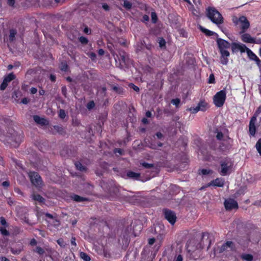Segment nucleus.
<instances>
[{
	"label": "nucleus",
	"mask_w": 261,
	"mask_h": 261,
	"mask_svg": "<svg viewBox=\"0 0 261 261\" xmlns=\"http://www.w3.org/2000/svg\"><path fill=\"white\" fill-rule=\"evenodd\" d=\"M23 249V247L21 246H20V247H19L18 248H10V250L11 251V252L13 254H19L22 250Z\"/></svg>",
	"instance_id": "26"
},
{
	"label": "nucleus",
	"mask_w": 261,
	"mask_h": 261,
	"mask_svg": "<svg viewBox=\"0 0 261 261\" xmlns=\"http://www.w3.org/2000/svg\"><path fill=\"white\" fill-rule=\"evenodd\" d=\"M155 242L154 238H150L148 240V244L150 245H153Z\"/></svg>",
	"instance_id": "59"
},
{
	"label": "nucleus",
	"mask_w": 261,
	"mask_h": 261,
	"mask_svg": "<svg viewBox=\"0 0 261 261\" xmlns=\"http://www.w3.org/2000/svg\"><path fill=\"white\" fill-rule=\"evenodd\" d=\"M183 260V258H182V255H178L176 258L175 259V260L174 261H182Z\"/></svg>",
	"instance_id": "60"
},
{
	"label": "nucleus",
	"mask_w": 261,
	"mask_h": 261,
	"mask_svg": "<svg viewBox=\"0 0 261 261\" xmlns=\"http://www.w3.org/2000/svg\"><path fill=\"white\" fill-rule=\"evenodd\" d=\"M224 206L227 211H231L232 209H237L238 208L237 202L231 198H229L225 200Z\"/></svg>",
	"instance_id": "9"
},
{
	"label": "nucleus",
	"mask_w": 261,
	"mask_h": 261,
	"mask_svg": "<svg viewBox=\"0 0 261 261\" xmlns=\"http://www.w3.org/2000/svg\"><path fill=\"white\" fill-rule=\"evenodd\" d=\"M254 61L256 62L257 66L259 68H260L261 67V61L259 60V59L258 57H257Z\"/></svg>",
	"instance_id": "52"
},
{
	"label": "nucleus",
	"mask_w": 261,
	"mask_h": 261,
	"mask_svg": "<svg viewBox=\"0 0 261 261\" xmlns=\"http://www.w3.org/2000/svg\"><path fill=\"white\" fill-rule=\"evenodd\" d=\"M0 222L2 225H4L6 227L8 226V224H7L5 218L1 217L0 218Z\"/></svg>",
	"instance_id": "46"
},
{
	"label": "nucleus",
	"mask_w": 261,
	"mask_h": 261,
	"mask_svg": "<svg viewBox=\"0 0 261 261\" xmlns=\"http://www.w3.org/2000/svg\"><path fill=\"white\" fill-rule=\"evenodd\" d=\"M224 185V180L221 178H218L213 180L211 183L208 184L207 186L213 185L215 186L222 187Z\"/></svg>",
	"instance_id": "14"
},
{
	"label": "nucleus",
	"mask_w": 261,
	"mask_h": 261,
	"mask_svg": "<svg viewBox=\"0 0 261 261\" xmlns=\"http://www.w3.org/2000/svg\"><path fill=\"white\" fill-rule=\"evenodd\" d=\"M28 174L30 180L33 185L38 188H40L43 186V181L38 173L32 171L30 172Z\"/></svg>",
	"instance_id": "6"
},
{
	"label": "nucleus",
	"mask_w": 261,
	"mask_h": 261,
	"mask_svg": "<svg viewBox=\"0 0 261 261\" xmlns=\"http://www.w3.org/2000/svg\"><path fill=\"white\" fill-rule=\"evenodd\" d=\"M247 54L250 60H254L257 57L250 49H248Z\"/></svg>",
	"instance_id": "27"
},
{
	"label": "nucleus",
	"mask_w": 261,
	"mask_h": 261,
	"mask_svg": "<svg viewBox=\"0 0 261 261\" xmlns=\"http://www.w3.org/2000/svg\"><path fill=\"white\" fill-rule=\"evenodd\" d=\"M16 78L15 74L12 72L9 73L8 75L6 76L0 86V89L1 90H4L7 87L8 83Z\"/></svg>",
	"instance_id": "10"
},
{
	"label": "nucleus",
	"mask_w": 261,
	"mask_h": 261,
	"mask_svg": "<svg viewBox=\"0 0 261 261\" xmlns=\"http://www.w3.org/2000/svg\"><path fill=\"white\" fill-rule=\"evenodd\" d=\"M119 60L124 64L128 65L131 63L128 55L122 50H119L118 51V55L117 56Z\"/></svg>",
	"instance_id": "8"
},
{
	"label": "nucleus",
	"mask_w": 261,
	"mask_h": 261,
	"mask_svg": "<svg viewBox=\"0 0 261 261\" xmlns=\"http://www.w3.org/2000/svg\"><path fill=\"white\" fill-rule=\"evenodd\" d=\"M199 29L202 32L204 33L206 35L208 36H211L214 35V33L212 31H211L206 29L204 28L203 27L200 26Z\"/></svg>",
	"instance_id": "23"
},
{
	"label": "nucleus",
	"mask_w": 261,
	"mask_h": 261,
	"mask_svg": "<svg viewBox=\"0 0 261 261\" xmlns=\"http://www.w3.org/2000/svg\"><path fill=\"white\" fill-rule=\"evenodd\" d=\"M36 251L40 255H42L45 252L44 249L39 246L36 247Z\"/></svg>",
	"instance_id": "40"
},
{
	"label": "nucleus",
	"mask_w": 261,
	"mask_h": 261,
	"mask_svg": "<svg viewBox=\"0 0 261 261\" xmlns=\"http://www.w3.org/2000/svg\"><path fill=\"white\" fill-rule=\"evenodd\" d=\"M141 165L144 168H147V169L151 168L153 167V164H149V163H145V162L141 163Z\"/></svg>",
	"instance_id": "41"
},
{
	"label": "nucleus",
	"mask_w": 261,
	"mask_h": 261,
	"mask_svg": "<svg viewBox=\"0 0 261 261\" xmlns=\"http://www.w3.org/2000/svg\"><path fill=\"white\" fill-rule=\"evenodd\" d=\"M241 38L243 41L246 43H258V42L255 41L254 38H252L249 34H244L242 35Z\"/></svg>",
	"instance_id": "13"
},
{
	"label": "nucleus",
	"mask_w": 261,
	"mask_h": 261,
	"mask_svg": "<svg viewBox=\"0 0 261 261\" xmlns=\"http://www.w3.org/2000/svg\"><path fill=\"white\" fill-rule=\"evenodd\" d=\"M241 258L245 261H252L253 256L249 254H243L241 255Z\"/></svg>",
	"instance_id": "24"
},
{
	"label": "nucleus",
	"mask_w": 261,
	"mask_h": 261,
	"mask_svg": "<svg viewBox=\"0 0 261 261\" xmlns=\"http://www.w3.org/2000/svg\"><path fill=\"white\" fill-rule=\"evenodd\" d=\"M256 121V116H253L249 122V130L250 135L253 136L256 132V127L255 125V122Z\"/></svg>",
	"instance_id": "11"
},
{
	"label": "nucleus",
	"mask_w": 261,
	"mask_h": 261,
	"mask_svg": "<svg viewBox=\"0 0 261 261\" xmlns=\"http://www.w3.org/2000/svg\"><path fill=\"white\" fill-rule=\"evenodd\" d=\"M0 261H10L8 258L5 256H0Z\"/></svg>",
	"instance_id": "64"
},
{
	"label": "nucleus",
	"mask_w": 261,
	"mask_h": 261,
	"mask_svg": "<svg viewBox=\"0 0 261 261\" xmlns=\"http://www.w3.org/2000/svg\"><path fill=\"white\" fill-rule=\"evenodd\" d=\"M7 3L11 7H14L15 3V0H7Z\"/></svg>",
	"instance_id": "51"
},
{
	"label": "nucleus",
	"mask_w": 261,
	"mask_h": 261,
	"mask_svg": "<svg viewBox=\"0 0 261 261\" xmlns=\"http://www.w3.org/2000/svg\"><path fill=\"white\" fill-rule=\"evenodd\" d=\"M75 165L76 169L80 171H83L86 170V168L84 167L81 163H75Z\"/></svg>",
	"instance_id": "32"
},
{
	"label": "nucleus",
	"mask_w": 261,
	"mask_h": 261,
	"mask_svg": "<svg viewBox=\"0 0 261 261\" xmlns=\"http://www.w3.org/2000/svg\"><path fill=\"white\" fill-rule=\"evenodd\" d=\"M79 40L82 44H87L89 42L88 39L84 36H81L79 37Z\"/></svg>",
	"instance_id": "33"
},
{
	"label": "nucleus",
	"mask_w": 261,
	"mask_h": 261,
	"mask_svg": "<svg viewBox=\"0 0 261 261\" xmlns=\"http://www.w3.org/2000/svg\"><path fill=\"white\" fill-rule=\"evenodd\" d=\"M22 96V94L20 90H16L14 92L12 97L17 101H18L19 98Z\"/></svg>",
	"instance_id": "21"
},
{
	"label": "nucleus",
	"mask_w": 261,
	"mask_h": 261,
	"mask_svg": "<svg viewBox=\"0 0 261 261\" xmlns=\"http://www.w3.org/2000/svg\"><path fill=\"white\" fill-rule=\"evenodd\" d=\"M226 92L224 90L217 92L214 96V103L217 107H222L225 100Z\"/></svg>",
	"instance_id": "5"
},
{
	"label": "nucleus",
	"mask_w": 261,
	"mask_h": 261,
	"mask_svg": "<svg viewBox=\"0 0 261 261\" xmlns=\"http://www.w3.org/2000/svg\"><path fill=\"white\" fill-rule=\"evenodd\" d=\"M200 111H206L208 107L207 103L204 100H201L198 104Z\"/></svg>",
	"instance_id": "19"
},
{
	"label": "nucleus",
	"mask_w": 261,
	"mask_h": 261,
	"mask_svg": "<svg viewBox=\"0 0 261 261\" xmlns=\"http://www.w3.org/2000/svg\"><path fill=\"white\" fill-rule=\"evenodd\" d=\"M164 213L165 218L171 225H174L176 220V216L175 213L168 209H165L164 210Z\"/></svg>",
	"instance_id": "7"
},
{
	"label": "nucleus",
	"mask_w": 261,
	"mask_h": 261,
	"mask_svg": "<svg viewBox=\"0 0 261 261\" xmlns=\"http://www.w3.org/2000/svg\"><path fill=\"white\" fill-rule=\"evenodd\" d=\"M17 32L15 30L11 29L10 30V35L9 36V39L10 42H13L15 39V35Z\"/></svg>",
	"instance_id": "22"
},
{
	"label": "nucleus",
	"mask_w": 261,
	"mask_h": 261,
	"mask_svg": "<svg viewBox=\"0 0 261 261\" xmlns=\"http://www.w3.org/2000/svg\"><path fill=\"white\" fill-rule=\"evenodd\" d=\"M33 119L35 122L40 125H45L48 124V121L45 119L41 118L38 115H34Z\"/></svg>",
	"instance_id": "15"
},
{
	"label": "nucleus",
	"mask_w": 261,
	"mask_h": 261,
	"mask_svg": "<svg viewBox=\"0 0 261 261\" xmlns=\"http://www.w3.org/2000/svg\"><path fill=\"white\" fill-rule=\"evenodd\" d=\"M201 242L203 245H206L207 244L210 246L211 240L209 239V234L208 233H203L201 239Z\"/></svg>",
	"instance_id": "16"
},
{
	"label": "nucleus",
	"mask_w": 261,
	"mask_h": 261,
	"mask_svg": "<svg viewBox=\"0 0 261 261\" xmlns=\"http://www.w3.org/2000/svg\"><path fill=\"white\" fill-rule=\"evenodd\" d=\"M129 86L130 88L133 89L135 91H136V92L139 91V87H137V86L135 85L134 84H130L129 85Z\"/></svg>",
	"instance_id": "48"
},
{
	"label": "nucleus",
	"mask_w": 261,
	"mask_h": 261,
	"mask_svg": "<svg viewBox=\"0 0 261 261\" xmlns=\"http://www.w3.org/2000/svg\"><path fill=\"white\" fill-rule=\"evenodd\" d=\"M208 83L214 84L215 82V76L213 74H211L208 78Z\"/></svg>",
	"instance_id": "44"
},
{
	"label": "nucleus",
	"mask_w": 261,
	"mask_h": 261,
	"mask_svg": "<svg viewBox=\"0 0 261 261\" xmlns=\"http://www.w3.org/2000/svg\"><path fill=\"white\" fill-rule=\"evenodd\" d=\"M80 257L84 261H90V256L87 253H86L84 252H81L80 253Z\"/></svg>",
	"instance_id": "28"
},
{
	"label": "nucleus",
	"mask_w": 261,
	"mask_h": 261,
	"mask_svg": "<svg viewBox=\"0 0 261 261\" xmlns=\"http://www.w3.org/2000/svg\"><path fill=\"white\" fill-rule=\"evenodd\" d=\"M221 169L218 170L219 173L222 176L230 174L233 166V163L228 159L222 161L220 163Z\"/></svg>",
	"instance_id": "3"
},
{
	"label": "nucleus",
	"mask_w": 261,
	"mask_h": 261,
	"mask_svg": "<svg viewBox=\"0 0 261 261\" xmlns=\"http://www.w3.org/2000/svg\"><path fill=\"white\" fill-rule=\"evenodd\" d=\"M2 185L4 187L7 188L9 186L10 184L8 181H5L2 182Z\"/></svg>",
	"instance_id": "55"
},
{
	"label": "nucleus",
	"mask_w": 261,
	"mask_h": 261,
	"mask_svg": "<svg viewBox=\"0 0 261 261\" xmlns=\"http://www.w3.org/2000/svg\"><path fill=\"white\" fill-rule=\"evenodd\" d=\"M235 249V246L232 241H227L223 244L221 247L217 246L214 249V254L215 255L221 253L224 251H232Z\"/></svg>",
	"instance_id": "4"
},
{
	"label": "nucleus",
	"mask_w": 261,
	"mask_h": 261,
	"mask_svg": "<svg viewBox=\"0 0 261 261\" xmlns=\"http://www.w3.org/2000/svg\"><path fill=\"white\" fill-rule=\"evenodd\" d=\"M240 45V43H232L231 44L230 46L231 47V50H232V52L233 53L239 51Z\"/></svg>",
	"instance_id": "25"
},
{
	"label": "nucleus",
	"mask_w": 261,
	"mask_h": 261,
	"mask_svg": "<svg viewBox=\"0 0 261 261\" xmlns=\"http://www.w3.org/2000/svg\"><path fill=\"white\" fill-rule=\"evenodd\" d=\"M151 20L153 23H156L158 17L155 12H152L151 14Z\"/></svg>",
	"instance_id": "39"
},
{
	"label": "nucleus",
	"mask_w": 261,
	"mask_h": 261,
	"mask_svg": "<svg viewBox=\"0 0 261 261\" xmlns=\"http://www.w3.org/2000/svg\"><path fill=\"white\" fill-rule=\"evenodd\" d=\"M29 101H30V100L28 98L25 97L22 99L21 102L23 104L26 105L29 102Z\"/></svg>",
	"instance_id": "58"
},
{
	"label": "nucleus",
	"mask_w": 261,
	"mask_h": 261,
	"mask_svg": "<svg viewBox=\"0 0 261 261\" xmlns=\"http://www.w3.org/2000/svg\"><path fill=\"white\" fill-rule=\"evenodd\" d=\"M83 32L85 33V34H91V30L90 29H89L88 28V27H86L84 30H83Z\"/></svg>",
	"instance_id": "53"
},
{
	"label": "nucleus",
	"mask_w": 261,
	"mask_h": 261,
	"mask_svg": "<svg viewBox=\"0 0 261 261\" xmlns=\"http://www.w3.org/2000/svg\"><path fill=\"white\" fill-rule=\"evenodd\" d=\"M127 176L130 178L137 179L140 177V174L129 171L127 172Z\"/></svg>",
	"instance_id": "20"
},
{
	"label": "nucleus",
	"mask_w": 261,
	"mask_h": 261,
	"mask_svg": "<svg viewBox=\"0 0 261 261\" xmlns=\"http://www.w3.org/2000/svg\"><path fill=\"white\" fill-rule=\"evenodd\" d=\"M148 147L152 149H156V146L155 144H153L152 143H150V145L148 146Z\"/></svg>",
	"instance_id": "62"
},
{
	"label": "nucleus",
	"mask_w": 261,
	"mask_h": 261,
	"mask_svg": "<svg viewBox=\"0 0 261 261\" xmlns=\"http://www.w3.org/2000/svg\"><path fill=\"white\" fill-rule=\"evenodd\" d=\"M123 150L120 148H115L114 150V153H119L120 154H122Z\"/></svg>",
	"instance_id": "57"
},
{
	"label": "nucleus",
	"mask_w": 261,
	"mask_h": 261,
	"mask_svg": "<svg viewBox=\"0 0 261 261\" xmlns=\"http://www.w3.org/2000/svg\"><path fill=\"white\" fill-rule=\"evenodd\" d=\"M57 243L61 247H64L65 244L63 239H59L57 240Z\"/></svg>",
	"instance_id": "49"
},
{
	"label": "nucleus",
	"mask_w": 261,
	"mask_h": 261,
	"mask_svg": "<svg viewBox=\"0 0 261 261\" xmlns=\"http://www.w3.org/2000/svg\"><path fill=\"white\" fill-rule=\"evenodd\" d=\"M30 91L32 94H35L37 93V90L36 88L33 87L30 89Z\"/></svg>",
	"instance_id": "63"
},
{
	"label": "nucleus",
	"mask_w": 261,
	"mask_h": 261,
	"mask_svg": "<svg viewBox=\"0 0 261 261\" xmlns=\"http://www.w3.org/2000/svg\"><path fill=\"white\" fill-rule=\"evenodd\" d=\"M54 129L60 134H63L65 133L64 128L58 125L54 126Z\"/></svg>",
	"instance_id": "29"
},
{
	"label": "nucleus",
	"mask_w": 261,
	"mask_h": 261,
	"mask_svg": "<svg viewBox=\"0 0 261 261\" xmlns=\"http://www.w3.org/2000/svg\"><path fill=\"white\" fill-rule=\"evenodd\" d=\"M0 232L3 236H8L10 234L9 231L6 228L2 227H0Z\"/></svg>",
	"instance_id": "35"
},
{
	"label": "nucleus",
	"mask_w": 261,
	"mask_h": 261,
	"mask_svg": "<svg viewBox=\"0 0 261 261\" xmlns=\"http://www.w3.org/2000/svg\"><path fill=\"white\" fill-rule=\"evenodd\" d=\"M59 116L60 118L64 119L66 117V114L64 110L61 109L59 111Z\"/></svg>",
	"instance_id": "42"
},
{
	"label": "nucleus",
	"mask_w": 261,
	"mask_h": 261,
	"mask_svg": "<svg viewBox=\"0 0 261 261\" xmlns=\"http://www.w3.org/2000/svg\"><path fill=\"white\" fill-rule=\"evenodd\" d=\"M159 45L161 47H163L165 46L166 41L163 38H161L159 41Z\"/></svg>",
	"instance_id": "47"
},
{
	"label": "nucleus",
	"mask_w": 261,
	"mask_h": 261,
	"mask_svg": "<svg viewBox=\"0 0 261 261\" xmlns=\"http://www.w3.org/2000/svg\"><path fill=\"white\" fill-rule=\"evenodd\" d=\"M31 197L34 201H38L40 203H43L45 201V199L42 197L40 195L38 194H35L33 193L31 195Z\"/></svg>",
	"instance_id": "17"
},
{
	"label": "nucleus",
	"mask_w": 261,
	"mask_h": 261,
	"mask_svg": "<svg viewBox=\"0 0 261 261\" xmlns=\"http://www.w3.org/2000/svg\"><path fill=\"white\" fill-rule=\"evenodd\" d=\"M239 21L241 24V28L243 31H245L249 27V22L246 17L241 16L239 19Z\"/></svg>",
	"instance_id": "12"
},
{
	"label": "nucleus",
	"mask_w": 261,
	"mask_h": 261,
	"mask_svg": "<svg viewBox=\"0 0 261 261\" xmlns=\"http://www.w3.org/2000/svg\"><path fill=\"white\" fill-rule=\"evenodd\" d=\"M187 110L190 111L192 113H196L199 111H200V109H199V107L197 105V106L195 107H191L189 109H188Z\"/></svg>",
	"instance_id": "37"
},
{
	"label": "nucleus",
	"mask_w": 261,
	"mask_h": 261,
	"mask_svg": "<svg viewBox=\"0 0 261 261\" xmlns=\"http://www.w3.org/2000/svg\"><path fill=\"white\" fill-rule=\"evenodd\" d=\"M180 102V100L179 98L173 99L171 100V102L173 105H175L177 107L179 106Z\"/></svg>",
	"instance_id": "43"
},
{
	"label": "nucleus",
	"mask_w": 261,
	"mask_h": 261,
	"mask_svg": "<svg viewBox=\"0 0 261 261\" xmlns=\"http://www.w3.org/2000/svg\"><path fill=\"white\" fill-rule=\"evenodd\" d=\"M61 70L64 71H66L68 69V65L66 63H62L60 67Z\"/></svg>",
	"instance_id": "45"
},
{
	"label": "nucleus",
	"mask_w": 261,
	"mask_h": 261,
	"mask_svg": "<svg viewBox=\"0 0 261 261\" xmlns=\"http://www.w3.org/2000/svg\"><path fill=\"white\" fill-rule=\"evenodd\" d=\"M199 174L202 175H207L210 174H212L213 173L212 170L210 169H202L201 170H199Z\"/></svg>",
	"instance_id": "30"
},
{
	"label": "nucleus",
	"mask_w": 261,
	"mask_h": 261,
	"mask_svg": "<svg viewBox=\"0 0 261 261\" xmlns=\"http://www.w3.org/2000/svg\"><path fill=\"white\" fill-rule=\"evenodd\" d=\"M239 47V51H240L241 53H244L245 51L247 52V50H248V49H249L245 45L242 43H240Z\"/></svg>",
	"instance_id": "36"
},
{
	"label": "nucleus",
	"mask_w": 261,
	"mask_h": 261,
	"mask_svg": "<svg viewBox=\"0 0 261 261\" xmlns=\"http://www.w3.org/2000/svg\"><path fill=\"white\" fill-rule=\"evenodd\" d=\"M123 7L127 10H130L132 7V4L128 1H124L123 3Z\"/></svg>",
	"instance_id": "31"
},
{
	"label": "nucleus",
	"mask_w": 261,
	"mask_h": 261,
	"mask_svg": "<svg viewBox=\"0 0 261 261\" xmlns=\"http://www.w3.org/2000/svg\"><path fill=\"white\" fill-rule=\"evenodd\" d=\"M71 198L74 201L77 202H83V201H85L88 200V199L86 198L80 196L79 195H75V194L71 195Z\"/></svg>",
	"instance_id": "18"
},
{
	"label": "nucleus",
	"mask_w": 261,
	"mask_h": 261,
	"mask_svg": "<svg viewBox=\"0 0 261 261\" xmlns=\"http://www.w3.org/2000/svg\"><path fill=\"white\" fill-rule=\"evenodd\" d=\"M102 7L106 11L109 10V6L106 3L102 4Z\"/></svg>",
	"instance_id": "56"
},
{
	"label": "nucleus",
	"mask_w": 261,
	"mask_h": 261,
	"mask_svg": "<svg viewBox=\"0 0 261 261\" xmlns=\"http://www.w3.org/2000/svg\"><path fill=\"white\" fill-rule=\"evenodd\" d=\"M86 107H87V108L89 110H90L92 109L93 108H94V107H95V103H94V101L92 100V101H89L87 104Z\"/></svg>",
	"instance_id": "38"
},
{
	"label": "nucleus",
	"mask_w": 261,
	"mask_h": 261,
	"mask_svg": "<svg viewBox=\"0 0 261 261\" xmlns=\"http://www.w3.org/2000/svg\"><path fill=\"white\" fill-rule=\"evenodd\" d=\"M207 16L214 23L219 25L223 22L222 15L215 8L209 7L206 10Z\"/></svg>",
	"instance_id": "2"
},
{
	"label": "nucleus",
	"mask_w": 261,
	"mask_h": 261,
	"mask_svg": "<svg viewBox=\"0 0 261 261\" xmlns=\"http://www.w3.org/2000/svg\"><path fill=\"white\" fill-rule=\"evenodd\" d=\"M217 43L221 54L220 62L223 65H227L228 57L230 55L227 49L229 48L231 45L228 41L221 38H217Z\"/></svg>",
	"instance_id": "1"
},
{
	"label": "nucleus",
	"mask_w": 261,
	"mask_h": 261,
	"mask_svg": "<svg viewBox=\"0 0 261 261\" xmlns=\"http://www.w3.org/2000/svg\"><path fill=\"white\" fill-rule=\"evenodd\" d=\"M223 137V135L222 132H218L216 135V138L218 140H221Z\"/></svg>",
	"instance_id": "50"
},
{
	"label": "nucleus",
	"mask_w": 261,
	"mask_h": 261,
	"mask_svg": "<svg viewBox=\"0 0 261 261\" xmlns=\"http://www.w3.org/2000/svg\"><path fill=\"white\" fill-rule=\"evenodd\" d=\"M149 19V16L146 15H145L143 16V22H146V21H148Z\"/></svg>",
	"instance_id": "61"
},
{
	"label": "nucleus",
	"mask_w": 261,
	"mask_h": 261,
	"mask_svg": "<svg viewBox=\"0 0 261 261\" xmlns=\"http://www.w3.org/2000/svg\"><path fill=\"white\" fill-rule=\"evenodd\" d=\"M62 92L65 97L67 96V89L65 86H63L62 87Z\"/></svg>",
	"instance_id": "54"
},
{
	"label": "nucleus",
	"mask_w": 261,
	"mask_h": 261,
	"mask_svg": "<svg viewBox=\"0 0 261 261\" xmlns=\"http://www.w3.org/2000/svg\"><path fill=\"white\" fill-rule=\"evenodd\" d=\"M255 147L259 154L261 155V139H259L257 142Z\"/></svg>",
	"instance_id": "34"
}]
</instances>
